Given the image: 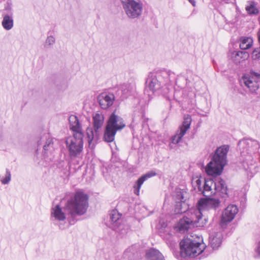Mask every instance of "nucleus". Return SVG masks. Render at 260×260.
<instances>
[{"label": "nucleus", "instance_id": "4be33fe9", "mask_svg": "<svg viewBox=\"0 0 260 260\" xmlns=\"http://www.w3.org/2000/svg\"><path fill=\"white\" fill-rule=\"evenodd\" d=\"M44 141H46L45 144L43 145V150L45 153L47 150L52 147L53 142L52 138H47V136H43L41 137L39 140H38V147L41 145Z\"/></svg>", "mask_w": 260, "mask_h": 260}, {"label": "nucleus", "instance_id": "c9c22d12", "mask_svg": "<svg viewBox=\"0 0 260 260\" xmlns=\"http://www.w3.org/2000/svg\"><path fill=\"white\" fill-rule=\"evenodd\" d=\"M255 251L257 254L260 256V242L258 243Z\"/></svg>", "mask_w": 260, "mask_h": 260}, {"label": "nucleus", "instance_id": "412c9836", "mask_svg": "<svg viewBox=\"0 0 260 260\" xmlns=\"http://www.w3.org/2000/svg\"><path fill=\"white\" fill-rule=\"evenodd\" d=\"M70 128L73 134L83 133L81 124L78 117L74 115H71L69 118Z\"/></svg>", "mask_w": 260, "mask_h": 260}, {"label": "nucleus", "instance_id": "473e14b6", "mask_svg": "<svg viewBox=\"0 0 260 260\" xmlns=\"http://www.w3.org/2000/svg\"><path fill=\"white\" fill-rule=\"evenodd\" d=\"M196 185L198 188V189L200 191L202 190V181L201 180V178H198L196 181Z\"/></svg>", "mask_w": 260, "mask_h": 260}, {"label": "nucleus", "instance_id": "4c0bfd02", "mask_svg": "<svg viewBox=\"0 0 260 260\" xmlns=\"http://www.w3.org/2000/svg\"><path fill=\"white\" fill-rule=\"evenodd\" d=\"M176 243L174 241H172L171 243H170V245H171V246L172 247H174Z\"/></svg>", "mask_w": 260, "mask_h": 260}, {"label": "nucleus", "instance_id": "9d476101", "mask_svg": "<svg viewBox=\"0 0 260 260\" xmlns=\"http://www.w3.org/2000/svg\"><path fill=\"white\" fill-rule=\"evenodd\" d=\"M202 220V213L200 211H195L192 214L191 218L184 216L179 220L178 229L180 232L187 231L191 226H203L204 223Z\"/></svg>", "mask_w": 260, "mask_h": 260}, {"label": "nucleus", "instance_id": "b1692460", "mask_svg": "<svg viewBox=\"0 0 260 260\" xmlns=\"http://www.w3.org/2000/svg\"><path fill=\"white\" fill-rule=\"evenodd\" d=\"M2 25L6 30L11 29L13 26L12 15H9V14L5 15L2 21Z\"/></svg>", "mask_w": 260, "mask_h": 260}, {"label": "nucleus", "instance_id": "f704fd0d", "mask_svg": "<svg viewBox=\"0 0 260 260\" xmlns=\"http://www.w3.org/2000/svg\"><path fill=\"white\" fill-rule=\"evenodd\" d=\"M140 113V111H135L133 115V122H134L136 120L140 119V115L138 114Z\"/></svg>", "mask_w": 260, "mask_h": 260}, {"label": "nucleus", "instance_id": "f3484780", "mask_svg": "<svg viewBox=\"0 0 260 260\" xmlns=\"http://www.w3.org/2000/svg\"><path fill=\"white\" fill-rule=\"evenodd\" d=\"M115 99L112 93L102 94L98 98L99 103L103 109H106L111 106Z\"/></svg>", "mask_w": 260, "mask_h": 260}, {"label": "nucleus", "instance_id": "1a4fd4ad", "mask_svg": "<svg viewBox=\"0 0 260 260\" xmlns=\"http://www.w3.org/2000/svg\"><path fill=\"white\" fill-rule=\"evenodd\" d=\"M109 216V227L122 236L125 235L127 233L129 227L123 222L121 218L122 214L116 209H114L110 212Z\"/></svg>", "mask_w": 260, "mask_h": 260}, {"label": "nucleus", "instance_id": "cd10ccee", "mask_svg": "<svg viewBox=\"0 0 260 260\" xmlns=\"http://www.w3.org/2000/svg\"><path fill=\"white\" fill-rule=\"evenodd\" d=\"M121 91L124 98H127L131 93L132 87L128 84H124L121 87Z\"/></svg>", "mask_w": 260, "mask_h": 260}, {"label": "nucleus", "instance_id": "f257e3e1", "mask_svg": "<svg viewBox=\"0 0 260 260\" xmlns=\"http://www.w3.org/2000/svg\"><path fill=\"white\" fill-rule=\"evenodd\" d=\"M88 196L83 191H76L73 197L67 201L62 209L59 205L51 209V216L59 221H63L66 215L70 216L73 221L77 215L84 214L88 207Z\"/></svg>", "mask_w": 260, "mask_h": 260}, {"label": "nucleus", "instance_id": "a19ab883", "mask_svg": "<svg viewBox=\"0 0 260 260\" xmlns=\"http://www.w3.org/2000/svg\"><path fill=\"white\" fill-rule=\"evenodd\" d=\"M69 222H70V223L71 224H73V223H74V222L73 223H72V221H71V220H70Z\"/></svg>", "mask_w": 260, "mask_h": 260}, {"label": "nucleus", "instance_id": "7c9ffc66", "mask_svg": "<svg viewBox=\"0 0 260 260\" xmlns=\"http://www.w3.org/2000/svg\"><path fill=\"white\" fill-rule=\"evenodd\" d=\"M55 42V39L52 36H48L46 41H45V45L46 46H51L54 44Z\"/></svg>", "mask_w": 260, "mask_h": 260}, {"label": "nucleus", "instance_id": "58836bf2", "mask_svg": "<svg viewBox=\"0 0 260 260\" xmlns=\"http://www.w3.org/2000/svg\"><path fill=\"white\" fill-rule=\"evenodd\" d=\"M257 37H258V42L260 43V30L258 31V34H257Z\"/></svg>", "mask_w": 260, "mask_h": 260}, {"label": "nucleus", "instance_id": "a211bd4d", "mask_svg": "<svg viewBox=\"0 0 260 260\" xmlns=\"http://www.w3.org/2000/svg\"><path fill=\"white\" fill-rule=\"evenodd\" d=\"M204 185L201 192L205 197H209L215 193L214 190V179L211 178H204Z\"/></svg>", "mask_w": 260, "mask_h": 260}, {"label": "nucleus", "instance_id": "dca6fc26", "mask_svg": "<svg viewBox=\"0 0 260 260\" xmlns=\"http://www.w3.org/2000/svg\"><path fill=\"white\" fill-rule=\"evenodd\" d=\"M214 179V190L215 193L219 192L222 198L228 196V187L225 181L221 178H215Z\"/></svg>", "mask_w": 260, "mask_h": 260}, {"label": "nucleus", "instance_id": "6ab92c4d", "mask_svg": "<svg viewBox=\"0 0 260 260\" xmlns=\"http://www.w3.org/2000/svg\"><path fill=\"white\" fill-rule=\"evenodd\" d=\"M156 175V173L153 171H151L148 172L145 174L140 177L136 183V185L134 186L135 188L134 192L136 194L139 195L140 188L144 182L148 179L149 178L155 176Z\"/></svg>", "mask_w": 260, "mask_h": 260}, {"label": "nucleus", "instance_id": "e433bc0d", "mask_svg": "<svg viewBox=\"0 0 260 260\" xmlns=\"http://www.w3.org/2000/svg\"><path fill=\"white\" fill-rule=\"evenodd\" d=\"M191 5L194 7L196 6V1L194 0H188Z\"/></svg>", "mask_w": 260, "mask_h": 260}, {"label": "nucleus", "instance_id": "2eb2a0df", "mask_svg": "<svg viewBox=\"0 0 260 260\" xmlns=\"http://www.w3.org/2000/svg\"><path fill=\"white\" fill-rule=\"evenodd\" d=\"M238 212V209L235 205H229L223 211L220 225L222 228H224L228 223L231 222L235 218Z\"/></svg>", "mask_w": 260, "mask_h": 260}, {"label": "nucleus", "instance_id": "ddd939ff", "mask_svg": "<svg viewBox=\"0 0 260 260\" xmlns=\"http://www.w3.org/2000/svg\"><path fill=\"white\" fill-rule=\"evenodd\" d=\"M191 121V116L186 115L184 116L183 121L181 125L179 126V130H178L176 135L171 138L172 143L177 144L180 142L187 131L190 128Z\"/></svg>", "mask_w": 260, "mask_h": 260}, {"label": "nucleus", "instance_id": "5701e85b", "mask_svg": "<svg viewBox=\"0 0 260 260\" xmlns=\"http://www.w3.org/2000/svg\"><path fill=\"white\" fill-rule=\"evenodd\" d=\"M146 256L149 260H165L162 254L158 250L154 248L150 249L146 253Z\"/></svg>", "mask_w": 260, "mask_h": 260}, {"label": "nucleus", "instance_id": "a878e982", "mask_svg": "<svg viewBox=\"0 0 260 260\" xmlns=\"http://www.w3.org/2000/svg\"><path fill=\"white\" fill-rule=\"evenodd\" d=\"M249 5L245 8L247 13L250 15H256L259 13V10L255 6V2L253 1L249 2Z\"/></svg>", "mask_w": 260, "mask_h": 260}, {"label": "nucleus", "instance_id": "0eeeda50", "mask_svg": "<svg viewBox=\"0 0 260 260\" xmlns=\"http://www.w3.org/2000/svg\"><path fill=\"white\" fill-rule=\"evenodd\" d=\"M92 120L93 129L88 127L86 129L88 147L91 149L94 148L95 143L99 139L100 131L104 124V115L100 113H95L93 116Z\"/></svg>", "mask_w": 260, "mask_h": 260}, {"label": "nucleus", "instance_id": "9b49d317", "mask_svg": "<svg viewBox=\"0 0 260 260\" xmlns=\"http://www.w3.org/2000/svg\"><path fill=\"white\" fill-rule=\"evenodd\" d=\"M123 8L127 17L130 19L139 17L142 14L143 5L135 0H121Z\"/></svg>", "mask_w": 260, "mask_h": 260}, {"label": "nucleus", "instance_id": "393cba45", "mask_svg": "<svg viewBox=\"0 0 260 260\" xmlns=\"http://www.w3.org/2000/svg\"><path fill=\"white\" fill-rule=\"evenodd\" d=\"M252 39L251 38L243 37L241 39L240 48L242 50H246L252 46Z\"/></svg>", "mask_w": 260, "mask_h": 260}, {"label": "nucleus", "instance_id": "ea45409f", "mask_svg": "<svg viewBox=\"0 0 260 260\" xmlns=\"http://www.w3.org/2000/svg\"><path fill=\"white\" fill-rule=\"evenodd\" d=\"M180 199H183V196H182V194H181Z\"/></svg>", "mask_w": 260, "mask_h": 260}, {"label": "nucleus", "instance_id": "6e6552de", "mask_svg": "<svg viewBox=\"0 0 260 260\" xmlns=\"http://www.w3.org/2000/svg\"><path fill=\"white\" fill-rule=\"evenodd\" d=\"M83 133L73 134L72 137H68L66 141L67 148L71 158L78 157L83 149Z\"/></svg>", "mask_w": 260, "mask_h": 260}, {"label": "nucleus", "instance_id": "72a5a7b5", "mask_svg": "<svg viewBox=\"0 0 260 260\" xmlns=\"http://www.w3.org/2000/svg\"><path fill=\"white\" fill-rule=\"evenodd\" d=\"M193 101H194L193 99L190 100L188 99V98L187 97H183V99L181 101H179V102H181L182 103H187L188 105L189 104V103L190 102L191 105L194 104L193 103Z\"/></svg>", "mask_w": 260, "mask_h": 260}, {"label": "nucleus", "instance_id": "c756f323", "mask_svg": "<svg viewBox=\"0 0 260 260\" xmlns=\"http://www.w3.org/2000/svg\"><path fill=\"white\" fill-rule=\"evenodd\" d=\"M12 1L8 0L5 6V10L8 12V13L9 15H12Z\"/></svg>", "mask_w": 260, "mask_h": 260}, {"label": "nucleus", "instance_id": "423d86ee", "mask_svg": "<svg viewBox=\"0 0 260 260\" xmlns=\"http://www.w3.org/2000/svg\"><path fill=\"white\" fill-rule=\"evenodd\" d=\"M125 127L124 119L120 116L113 112L109 116L105 127L104 140L110 143L114 140L115 135L118 131H120Z\"/></svg>", "mask_w": 260, "mask_h": 260}, {"label": "nucleus", "instance_id": "20e7f679", "mask_svg": "<svg viewBox=\"0 0 260 260\" xmlns=\"http://www.w3.org/2000/svg\"><path fill=\"white\" fill-rule=\"evenodd\" d=\"M229 146L223 145L218 147L212 156L211 161L205 168L206 173L213 177L220 175L227 163V153Z\"/></svg>", "mask_w": 260, "mask_h": 260}, {"label": "nucleus", "instance_id": "c85d7f7f", "mask_svg": "<svg viewBox=\"0 0 260 260\" xmlns=\"http://www.w3.org/2000/svg\"><path fill=\"white\" fill-rule=\"evenodd\" d=\"M11 179V174L10 171L7 169L6 172L5 177L1 180L3 184H8L9 183Z\"/></svg>", "mask_w": 260, "mask_h": 260}, {"label": "nucleus", "instance_id": "bb28decb", "mask_svg": "<svg viewBox=\"0 0 260 260\" xmlns=\"http://www.w3.org/2000/svg\"><path fill=\"white\" fill-rule=\"evenodd\" d=\"M248 53L245 51H239L236 52L234 61L236 63H240L241 60H244L248 57Z\"/></svg>", "mask_w": 260, "mask_h": 260}, {"label": "nucleus", "instance_id": "2f4dec72", "mask_svg": "<svg viewBox=\"0 0 260 260\" xmlns=\"http://www.w3.org/2000/svg\"><path fill=\"white\" fill-rule=\"evenodd\" d=\"M252 58L254 59H257L260 58V47L255 48L252 52Z\"/></svg>", "mask_w": 260, "mask_h": 260}, {"label": "nucleus", "instance_id": "7ed1b4c3", "mask_svg": "<svg viewBox=\"0 0 260 260\" xmlns=\"http://www.w3.org/2000/svg\"><path fill=\"white\" fill-rule=\"evenodd\" d=\"M238 147L240 150L243 166L252 176L257 172V166L255 164L254 155L259 152L260 144L255 140L243 139L239 141Z\"/></svg>", "mask_w": 260, "mask_h": 260}, {"label": "nucleus", "instance_id": "39448f33", "mask_svg": "<svg viewBox=\"0 0 260 260\" xmlns=\"http://www.w3.org/2000/svg\"><path fill=\"white\" fill-rule=\"evenodd\" d=\"M205 247L202 239L198 242L189 238L182 240L180 243L181 260L186 257L197 256L204 251Z\"/></svg>", "mask_w": 260, "mask_h": 260}, {"label": "nucleus", "instance_id": "79ce46f5", "mask_svg": "<svg viewBox=\"0 0 260 260\" xmlns=\"http://www.w3.org/2000/svg\"><path fill=\"white\" fill-rule=\"evenodd\" d=\"M176 94H177V92H176V93L174 94V97H175V96H176Z\"/></svg>", "mask_w": 260, "mask_h": 260}, {"label": "nucleus", "instance_id": "aec40b11", "mask_svg": "<svg viewBox=\"0 0 260 260\" xmlns=\"http://www.w3.org/2000/svg\"><path fill=\"white\" fill-rule=\"evenodd\" d=\"M222 241V234L221 232H215L209 236V243L213 249H217L220 246Z\"/></svg>", "mask_w": 260, "mask_h": 260}, {"label": "nucleus", "instance_id": "f8f14e48", "mask_svg": "<svg viewBox=\"0 0 260 260\" xmlns=\"http://www.w3.org/2000/svg\"><path fill=\"white\" fill-rule=\"evenodd\" d=\"M242 82L249 89V91L257 97L260 98V75L251 73L250 75L243 77Z\"/></svg>", "mask_w": 260, "mask_h": 260}, {"label": "nucleus", "instance_id": "4468645a", "mask_svg": "<svg viewBox=\"0 0 260 260\" xmlns=\"http://www.w3.org/2000/svg\"><path fill=\"white\" fill-rule=\"evenodd\" d=\"M220 201L212 198H201L198 202V210L201 212L202 210L210 209L216 210L220 205Z\"/></svg>", "mask_w": 260, "mask_h": 260}, {"label": "nucleus", "instance_id": "f03ea898", "mask_svg": "<svg viewBox=\"0 0 260 260\" xmlns=\"http://www.w3.org/2000/svg\"><path fill=\"white\" fill-rule=\"evenodd\" d=\"M175 79V75L170 71L160 70L149 74L146 81V89L154 94H166L169 90L170 85Z\"/></svg>", "mask_w": 260, "mask_h": 260}]
</instances>
